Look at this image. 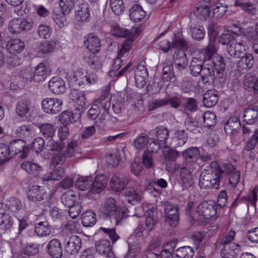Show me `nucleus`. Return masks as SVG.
Returning <instances> with one entry per match:
<instances>
[{
    "instance_id": "47",
    "label": "nucleus",
    "mask_w": 258,
    "mask_h": 258,
    "mask_svg": "<svg viewBox=\"0 0 258 258\" xmlns=\"http://www.w3.org/2000/svg\"><path fill=\"white\" fill-rule=\"evenodd\" d=\"M21 168L28 173L36 176L41 171V167L36 163L26 161L21 165Z\"/></svg>"
},
{
    "instance_id": "42",
    "label": "nucleus",
    "mask_w": 258,
    "mask_h": 258,
    "mask_svg": "<svg viewBox=\"0 0 258 258\" xmlns=\"http://www.w3.org/2000/svg\"><path fill=\"white\" fill-rule=\"evenodd\" d=\"M156 136L157 141L159 144L164 145V147L168 146L167 140L169 137V132L163 126H159L156 128Z\"/></svg>"
},
{
    "instance_id": "4",
    "label": "nucleus",
    "mask_w": 258,
    "mask_h": 258,
    "mask_svg": "<svg viewBox=\"0 0 258 258\" xmlns=\"http://www.w3.org/2000/svg\"><path fill=\"white\" fill-rule=\"evenodd\" d=\"M219 182L218 171L214 170L211 166L210 169L204 170L202 172L199 184L202 188L207 189L214 187L218 189Z\"/></svg>"
},
{
    "instance_id": "15",
    "label": "nucleus",
    "mask_w": 258,
    "mask_h": 258,
    "mask_svg": "<svg viewBox=\"0 0 258 258\" xmlns=\"http://www.w3.org/2000/svg\"><path fill=\"white\" fill-rule=\"evenodd\" d=\"M31 109L30 102L26 99H21L18 101L15 107V113L20 117H28Z\"/></svg>"
},
{
    "instance_id": "22",
    "label": "nucleus",
    "mask_w": 258,
    "mask_h": 258,
    "mask_svg": "<svg viewBox=\"0 0 258 258\" xmlns=\"http://www.w3.org/2000/svg\"><path fill=\"white\" fill-rule=\"evenodd\" d=\"M35 133V130L31 124H23L18 126L16 131L15 134L22 139H28L32 138Z\"/></svg>"
},
{
    "instance_id": "45",
    "label": "nucleus",
    "mask_w": 258,
    "mask_h": 258,
    "mask_svg": "<svg viewBox=\"0 0 258 258\" xmlns=\"http://www.w3.org/2000/svg\"><path fill=\"white\" fill-rule=\"evenodd\" d=\"M167 186V183L163 178H160L157 181L153 180L152 179H148L146 180L145 182V187L146 190H150L152 188H153L158 193L160 192V190L159 189H157V186H160L161 188H165Z\"/></svg>"
},
{
    "instance_id": "40",
    "label": "nucleus",
    "mask_w": 258,
    "mask_h": 258,
    "mask_svg": "<svg viewBox=\"0 0 258 258\" xmlns=\"http://www.w3.org/2000/svg\"><path fill=\"white\" fill-rule=\"evenodd\" d=\"M64 169L62 167H59L51 172L46 173L42 177L43 181H48L50 180H58L63 176Z\"/></svg>"
},
{
    "instance_id": "58",
    "label": "nucleus",
    "mask_w": 258,
    "mask_h": 258,
    "mask_svg": "<svg viewBox=\"0 0 258 258\" xmlns=\"http://www.w3.org/2000/svg\"><path fill=\"white\" fill-rule=\"evenodd\" d=\"M175 212H170L169 215L165 218V221L172 227H175L178 223L179 218L178 208L174 209Z\"/></svg>"
},
{
    "instance_id": "56",
    "label": "nucleus",
    "mask_w": 258,
    "mask_h": 258,
    "mask_svg": "<svg viewBox=\"0 0 258 258\" xmlns=\"http://www.w3.org/2000/svg\"><path fill=\"white\" fill-rule=\"evenodd\" d=\"M99 231L103 232L104 234L110 238L113 244L119 239V236L117 234L114 228H109L100 227L99 229Z\"/></svg>"
},
{
    "instance_id": "29",
    "label": "nucleus",
    "mask_w": 258,
    "mask_h": 258,
    "mask_svg": "<svg viewBox=\"0 0 258 258\" xmlns=\"http://www.w3.org/2000/svg\"><path fill=\"white\" fill-rule=\"evenodd\" d=\"M61 123L67 125L78 120L80 117L79 113H73L70 111H64L59 115Z\"/></svg>"
},
{
    "instance_id": "10",
    "label": "nucleus",
    "mask_w": 258,
    "mask_h": 258,
    "mask_svg": "<svg viewBox=\"0 0 258 258\" xmlns=\"http://www.w3.org/2000/svg\"><path fill=\"white\" fill-rule=\"evenodd\" d=\"M96 251L102 256L107 258H116L112 251L110 241L106 239L102 238L96 242Z\"/></svg>"
},
{
    "instance_id": "26",
    "label": "nucleus",
    "mask_w": 258,
    "mask_h": 258,
    "mask_svg": "<svg viewBox=\"0 0 258 258\" xmlns=\"http://www.w3.org/2000/svg\"><path fill=\"white\" fill-rule=\"evenodd\" d=\"M107 182V178L104 175L96 176L91 184V192L98 194L102 191L106 186Z\"/></svg>"
},
{
    "instance_id": "3",
    "label": "nucleus",
    "mask_w": 258,
    "mask_h": 258,
    "mask_svg": "<svg viewBox=\"0 0 258 258\" xmlns=\"http://www.w3.org/2000/svg\"><path fill=\"white\" fill-rule=\"evenodd\" d=\"M214 43V40L211 39L210 43L203 52L196 54L192 57L189 68L193 75L197 76L200 74L203 69L204 61L210 59L216 52Z\"/></svg>"
},
{
    "instance_id": "61",
    "label": "nucleus",
    "mask_w": 258,
    "mask_h": 258,
    "mask_svg": "<svg viewBox=\"0 0 258 258\" xmlns=\"http://www.w3.org/2000/svg\"><path fill=\"white\" fill-rule=\"evenodd\" d=\"M64 147V144L62 141H54L53 140H49L46 144V148L51 151L61 152Z\"/></svg>"
},
{
    "instance_id": "9",
    "label": "nucleus",
    "mask_w": 258,
    "mask_h": 258,
    "mask_svg": "<svg viewBox=\"0 0 258 258\" xmlns=\"http://www.w3.org/2000/svg\"><path fill=\"white\" fill-rule=\"evenodd\" d=\"M113 35L117 37L136 38L141 32L139 27H133L130 30L122 28L118 25H114L111 30Z\"/></svg>"
},
{
    "instance_id": "59",
    "label": "nucleus",
    "mask_w": 258,
    "mask_h": 258,
    "mask_svg": "<svg viewBox=\"0 0 258 258\" xmlns=\"http://www.w3.org/2000/svg\"><path fill=\"white\" fill-rule=\"evenodd\" d=\"M66 12L59 11L58 13L54 12L53 19L56 25L60 28H62L66 24Z\"/></svg>"
},
{
    "instance_id": "46",
    "label": "nucleus",
    "mask_w": 258,
    "mask_h": 258,
    "mask_svg": "<svg viewBox=\"0 0 258 258\" xmlns=\"http://www.w3.org/2000/svg\"><path fill=\"white\" fill-rule=\"evenodd\" d=\"M96 221V214L92 211L84 212L82 216V223L84 227H91Z\"/></svg>"
},
{
    "instance_id": "63",
    "label": "nucleus",
    "mask_w": 258,
    "mask_h": 258,
    "mask_svg": "<svg viewBox=\"0 0 258 258\" xmlns=\"http://www.w3.org/2000/svg\"><path fill=\"white\" fill-rule=\"evenodd\" d=\"M37 33L40 38L47 39L51 36L52 31L49 26L41 24L37 28Z\"/></svg>"
},
{
    "instance_id": "21",
    "label": "nucleus",
    "mask_w": 258,
    "mask_h": 258,
    "mask_svg": "<svg viewBox=\"0 0 258 258\" xmlns=\"http://www.w3.org/2000/svg\"><path fill=\"white\" fill-rule=\"evenodd\" d=\"M223 245L224 247L221 250V255L224 258H234L240 252L239 245L236 243H230Z\"/></svg>"
},
{
    "instance_id": "54",
    "label": "nucleus",
    "mask_w": 258,
    "mask_h": 258,
    "mask_svg": "<svg viewBox=\"0 0 258 258\" xmlns=\"http://www.w3.org/2000/svg\"><path fill=\"white\" fill-rule=\"evenodd\" d=\"M187 140V134L183 130L177 131L174 136L173 143L175 146H181L183 145Z\"/></svg>"
},
{
    "instance_id": "13",
    "label": "nucleus",
    "mask_w": 258,
    "mask_h": 258,
    "mask_svg": "<svg viewBox=\"0 0 258 258\" xmlns=\"http://www.w3.org/2000/svg\"><path fill=\"white\" fill-rule=\"evenodd\" d=\"M8 146L12 154L16 155L20 153V157L22 158L27 156L29 150L26 147V143L22 140H15L11 142Z\"/></svg>"
},
{
    "instance_id": "31",
    "label": "nucleus",
    "mask_w": 258,
    "mask_h": 258,
    "mask_svg": "<svg viewBox=\"0 0 258 258\" xmlns=\"http://www.w3.org/2000/svg\"><path fill=\"white\" fill-rule=\"evenodd\" d=\"M61 200L62 203L67 207L80 203L79 196L72 190L63 194L61 196Z\"/></svg>"
},
{
    "instance_id": "6",
    "label": "nucleus",
    "mask_w": 258,
    "mask_h": 258,
    "mask_svg": "<svg viewBox=\"0 0 258 258\" xmlns=\"http://www.w3.org/2000/svg\"><path fill=\"white\" fill-rule=\"evenodd\" d=\"M33 24V21L31 19L15 18L9 22L8 29L12 34H19L30 30Z\"/></svg>"
},
{
    "instance_id": "17",
    "label": "nucleus",
    "mask_w": 258,
    "mask_h": 258,
    "mask_svg": "<svg viewBox=\"0 0 258 258\" xmlns=\"http://www.w3.org/2000/svg\"><path fill=\"white\" fill-rule=\"evenodd\" d=\"M47 251L53 258H60L62 255V247L60 241L57 239L51 240L47 244Z\"/></svg>"
},
{
    "instance_id": "49",
    "label": "nucleus",
    "mask_w": 258,
    "mask_h": 258,
    "mask_svg": "<svg viewBox=\"0 0 258 258\" xmlns=\"http://www.w3.org/2000/svg\"><path fill=\"white\" fill-rule=\"evenodd\" d=\"M92 177L90 176H79L75 181V186L80 190L88 189L91 186Z\"/></svg>"
},
{
    "instance_id": "62",
    "label": "nucleus",
    "mask_w": 258,
    "mask_h": 258,
    "mask_svg": "<svg viewBox=\"0 0 258 258\" xmlns=\"http://www.w3.org/2000/svg\"><path fill=\"white\" fill-rule=\"evenodd\" d=\"M136 39V38H127L122 43L121 48L118 51V56L119 57L124 56V55L130 50L132 46L133 42Z\"/></svg>"
},
{
    "instance_id": "14",
    "label": "nucleus",
    "mask_w": 258,
    "mask_h": 258,
    "mask_svg": "<svg viewBox=\"0 0 258 258\" xmlns=\"http://www.w3.org/2000/svg\"><path fill=\"white\" fill-rule=\"evenodd\" d=\"M128 182V179L123 175L115 173L110 180V187L114 191L120 192L124 189Z\"/></svg>"
},
{
    "instance_id": "50",
    "label": "nucleus",
    "mask_w": 258,
    "mask_h": 258,
    "mask_svg": "<svg viewBox=\"0 0 258 258\" xmlns=\"http://www.w3.org/2000/svg\"><path fill=\"white\" fill-rule=\"evenodd\" d=\"M125 198L128 203L134 205L141 200V195L134 187H130L125 192Z\"/></svg>"
},
{
    "instance_id": "55",
    "label": "nucleus",
    "mask_w": 258,
    "mask_h": 258,
    "mask_svg": "<svg viewBox=\"0 0 258 258\" xmlns=\"http://www.w3.org/2000/svg\"><path fill=\"white\" fill-rule=\"evenodd\" d=\"M204 125L206 127H210L216 123V116L215 113L211 111H206L203 116Z\"/></svg>"
},
{
    "instance_id": "57",
    "label": "nucleus",
    "mask_w": 258,
    "mask_h": 258,
    "mask_svg": "<svg viewBox=\"0 0 258 258\" xmlns=\"http://www.w3.org/2000/svg\"><path fill=\"white\" fill-rule=\"evenodd\" d=\"M88 65L94 70H99L102 67V60L94 53L91 54L87 61Z\"/></svg>"
},
{
    "instance_id": "16",
    "label": "nucleus",
    "mask_w": 258,
    "mask_h": 258,
    "mask_svg": "<svg viewBox=\"0 0 258 258\" xmlns=\"http://www.w3.org/2000/svg\"><path fill=\"white\" fill-rule=\"evenodd\" d=\"M148 77V74L145 66L139 64L136 70L135 78L136 84L138 88H143L146 83V80Z\"/></svg>"
},
{
    "instance_id": "37",
    "label": "nucleus",
    "mask_w": 258,
    "mask_h": 258,
    "mask_svg": "<svg viewBox=\"0 0 258 258\" xmlns=\"http://www.w3.org/2000/svg\"><path fill=\"white\" fill-rule=\"evenodd\" d=\"M157 222L158 218L154 209L148 210L145 219V225L147 231H150L153 229Z\"/></svg>"
},
{
    "instance_id": "35",
    "label": "nucleus",
    "mask_w": 258,
    "mask_h": 258,
    "mask_svg": "<svg viewBox=\"0 0 258 258\" xmlns=\"http://www.w3.org/2000/svg\"><path fill=\"white\" fill-rule=\"evenodd\" d=\"M258 115V107L246 109L243 115V121L247 124H252L257 120Z\"/></svg>"
},
{
    "instance_id": "38",
    "label": "nucleus",
    "mask_w": 258,
    "mask_h": 258,
    "mask_svg": "<svg viewBox=\"0 0 258 258\" xmlns=\"http://www.w3.org/2000/svg\"><path fill=\"white\" fill-rule=\"evenodd\" d=\"M184 50L176 49L173 55L174 63L179 68H184L187 63L186 56Z\"/></svg>"
},
{
    "instance_id": "20",
    "label": "nucleus",
    "mask_w": 258,
    "mask_h": 258,
    "mask_svg": "<svg viewBox=\"0 0 258 258\" xmlns=\"http://www.w3.org/2000/svg\"><path fill=\"white\" fill-rule=\"evenodd\" d=\"M25 43L19 38H14L8 41L6 49L11 54L15 55L20 53L24 49Z\"/></svg>"
},
{
    "instance_id": "7",
    "label": "nucleus",
    "mask_w": 258,
    "mask_h": 258,
    "mask_svg": "<svg viewBox=\"0 0 258 258\" xmlns=\"http://www.w3.org/2000/svg\"><path fill=\"white\" fill-rule=\"evenodd\" d=\"M74 79L75 84L79 86L93 85L98 81V77L95 73H89L82 69H79L74 72Z\"/></svg>"
},
{
    "instance_id": "48",
    "label": "nucleus",
    "mask_w": 258,
    "mask_h": 258,
    "mask_svg": "<svg viewBox=\"0 0 258 258\" xmlns=\"http://www.w3.org/2000/svg\"><path fill=\"white\" fill-rule=\"evenodd\" d=\"M200 73L204 83H212L214 81V71L212 67H204Z\"/></svg>"
},
{
    "instance_id": "43",
    "label": "nucleus",
    "mask_w": 258,
    "mask_h": 258,
    "mask_svg": "<svg viewBox=\"0 0 258 258\" xmlns=\"http://www.w3.org/2000/svg\"><path fill=\"white\" fill-rule=\"evenodd\" d=\"M240 55V60L237 62V67L241 70H247L251 68L253 64L254 59L253 57L251 54H246L243 56Z\"/></svg>"
},
{
    "instance_id": "64",
    "label": "nucleus",
    "mask_w": 258,
    "mask_h": 258,
    "mask_svg": "<svg viewBox=\"0 0 258 258\" xmlns=\"http://www.w3.org/2000/svg\"><path fill=\"white\" fill-rule=\"evenodd\" d=\"M148 142L147 136L146 134H142L135 139L134 146L136 149H142Z\"/></svg>"
},
{
    "instance_id": "23",
    "label": "nucleus",
    "mask_w": 258,
    "mask_h": 258,
    "mask_svg": "<svg viewBox=\"0 0 258 258\" xmlns=\"http://www.w3.org/2000/svg\"><path fill=\"white\" fill-rule=\"evenodd\" d=\"M179 181L183 188H185L192 186L194 183L191 173L186 167H182L180 169Z\"/></svg>"
},
{
    "instance_id": "18",
    "label": "nucleus",
    "mask_w": 258,
    "mask_h": 258,
    "mask_svg": "<svg viewBox=\"0 0 258 258\" xmlns=\"http://www.w3.org/2000/svg\"><path fill=\"white\" fill-rule=\"evenodd\" d=\"M84 44L87 49L93 53H97L100 50V39L94 34L90 33L87 36V39L84 41Z\"/></svg>"
},
{
    "instance_id": "5",
    "label": "nucleus",
    "mask_w": 258,
    "mask_h": 258,
    "mask_svg": "<svg viewBox=\"0 0 258 258\" xmlns=\"http://www.w3.org/2000/svg\"><path fill=\"white\" fill-rule=\"evenodd\" d=\"M196 213L206 219H216L218 215L216 202L212 200L202 202L198 205Z\"/></svg>"
},
{
    "instance_id": "60",
    "label": "nucleus",
    "mask_w": 258,
    "mask_h": 258,
    "mask_svg": "<svg viewBox=\"0 0 258 258\" xmlns=\"http://www.w3.org/2000/svg\"><path fill=\"white\" fill-rule=\"evenodd\" d=\"M110 5L112 11L119 15L124 11V7L122 0H110Z\"/></svg>"
},
{
    "instance_id": "34",
    "label": "nucleus",
    "mask_w": 258,
    "mask_h": 258,
    "mask_svg": "<svg viewBox=\"0 0 258 258\" xmlns=\"http://www.w3.org/2000/svg\"><path fill=\"white\" fill-rule=\"evenodd\" d=\"M35 232L38 237H46L50 234L51 227L47 221L40 222L35 225Z\"/></svg>"
},
{
    "instance_id": "19",
    "label": "nucleus",
    "mask_w": 258,
    "mask_h": 258,
    "mask_svg": "<svg viewBox=\"0 0 258 258\" xmlns=\"http://www.w3.org/2000/svg\"><path fill=\"white\" fill-rule=\"evenodd\" d=\"M82 242L80 237L73 235L69 238L64 246L66 251L71 254L78 252L81 247Z\"/></svg>"
},
{
    "instance_id": "32",
    "label": "nucleus",
    "mask_w": 258,
    "mask_h": 258,
    "mask_svg": "<svg viewBox=\"0 0 258 258\" xmlns=\"http://www.w3.org/2000/svg\"><path fill=\"white\" fill-rule=\"evenodd\" d=\"M90 9L87 3L80 4L76 11V17L78 20L86 21L90 16Z\"/></svg>"
},
{
    "instance_id": "24",
    "label": "nucleus",
    "mask_w": 258,
    "mask_h": 258,
    "mask_svg": "<svg viewBox=\"0 0 258 258\" xmlns=\"http://www.w3.org/2000/svg\"><path fill=\"white\" fill-rule=\"evenodd\" d=\"M210 0L201 2L194 11L195 15L200 20H206L210 13Z\"/></svg>"
},
{
    "instance_id": "25",
    "label": "nucleus",
    "mask_w": 258,
    "mask_h": 258,
    "mask_svg": "<svg viewBox=\"0 0 258 258\" xmlns=\"http://www.w3.org/2000/svg\"><path fill=\"white\" fill-rule=\"evenodd\" d=\"M183 158L186 163L196 162L199 159L200 153L197 147H191L182 152Z\"/></svg>"
},
{
    "instance_id": "33",
    "label": "nucleus",
    "mask_w": 258,
    "mask_h": 258,
    "mask_svg": "<svg viewBox=\"0 0 258 258\" xmlns=\"http://www.w3.org/2000/svg\"><path fill=\"white\" fill-rule=\"evenodd\" d=\"M47 75V70L44 62L39 63L35 68L33 73V80L35 82H41L46 78Z\"/></svg>"
},
{
    "instance_id": "41",
    "label": "nucleus",
    "mask_w": 258,
    "mask_h": 258,
    "mask_svg": "<svg viewBox=\"0 0 258 258\" xmlns=\"http://www.w3.org/2000/svg\"><path fill=\"white\" fill-rule=\"evenodd\" d=\"M194 252L190 246H183L177 249L172 255V258H192Z\"/></svg>"
},
{
    "instance_id": "27",
    "label": "nucleus",
    "mask_w": 258,
    "mask_h": 258,
    "mask_svg": "<svg viewBox=\"0 0 258 258\" xmlns=\"http://www.w3.org/2000/svg\"><path fill=\"white\" fill-rule=\"evenodd\" d=\"M71 97L74 106L78 109L85 108L86 106V99L83 91L74 90L71 93Z\"/></svg>"
},
{
    "instance_id": "52",
    "label": "nucleus",
    "mask_w": 258,
    "mask_h": 258,
    "mask_svg": "<svg viewBox=\"0 0 258 258\" xmlns=\"http://www.w3.org/2000/svg\"><path fill=\"white\" fill-rule=\"evenodd\" d=\"M174 77L173 67L170 62L165 63L163 68L162 80L168 82Z\"/></svg>"
},
{
    "instance_id": "11",
    "label": "nucleus",
    "mask_w": 258,
    "mask_h": 258,
    "mask_svg": "<svg viewBox=\"0 0 258 258\" xmlns=\"http://www.w3.org/2000/svg\"><path fill=\"white\" fill-rule=\"evenodd\" d=\"M46 197V189L40 185H33L30 186L27 192L28 200L33 202L42 201Z\"/></svg>"
},
{
    "instance_id": "53",
    "label": "nucleus",
    "mask_w": 258,
    "mask_h": 258,
    "mask_svg": "<svg viewBox=\"0 0 258 258\" xmlns=\"http://www.w3.org/2000/svg\"><path fill=\"white\" fill-rule=\"evenodd\" d=\"M55 47V42L53 41H45L42 43L40 47V49L38 51V55L40 56H42L44 54H48L51 52L54 49Z\"/></svg>"
},
{
    "instance_id": "12",
    "label": "nucleus",
    "mask_w": 258,
    "mask_h": 258,
    "mask_svg": "<svg viewBox=\"0 0 258 258\" xmlns=\"http://www.w3.org/2000/svg\"><path fill=\"white\" fill-rule=\"evenodd\" d=\"M48 89L55 95L62 94L66 90V82L60 77H52L48 82Z\"/></svg>"
},
{
    "instance_id": "51",
    "label": "nucleus",
    "mask_w": 258,
    "mask_h": 258,
    "mask_svg": "<svg viewBox=\"0 0 258 258\" xmlns=\"http://www.w3.org/2000/svg\"><path fill=\"white\" fill-rule=\"evenodd\" d=\"M41 133L45 137L52 138L55 135V128L52 124L45 123L39 126Z\"/></svg>"
},
{
    "instance_id": "1",
    "label": "nucleus",
    "mask_w": 258,
    "mask_h": 258,
    "mask_svg": "<svg viewBox=\"0 0 258 258\" xmlns=\"http://www.w3.org/2000/svg\"><path fill=\"white\" fill-rule=\"evenodd\" d=\"M246 41L247 36L244 35H238L234 37L229 33H222L219 38L220 43L229 45L227 51L230 55L234 57H240L248 49Z\"/></svg>"
},
{
    "instance_id": "39",
    "label": "nucleus",
    "mask_w": 258,
    "mask_h": 258,
    "mask_svg": "<svg viewBox=\"0 0 258 258\" xmlns=\"http://www.w3.org/2000/svg\"><path fill=\"white\" fill-rule=\"evenodd\" d=\"M146 16V12L142 7L139 5H134L130 10V18L135 22H138L143 19Z\"/></svg>"
},
{
    "instance_id": "28",
    "label": "nucleus",
    "mask_w": 258,
    "mask_h": 258,
    "mask_svg": "<svg viewBox=\"0 0 258 258\" xmlns=\"http://www.w3.org/2000/svg\"><path fill=\"white\" fill-rule=\"evenodd\" d=\"M217 92L214 90H209L203 95V102L206 107H211L215 106L218 101Z\"/></svg>"
},
{
    "instance_id": "8",
    "label": "nucleus",
    "mask_w": 258,
    "mask_h": 258,
    "mask_svg": "<svg viewBox=\"0 0 258 258\" xmlns=\"http://www.w3.org/2000/svg\"><path fill=\"white\" fill-rule=\"evenodd\" d=\"M62 101L56 98H46L41 102L43 110L50 114L59 113L62 110Z\"/></svg>"
},
{
    "instance_id": "44",
    "label": "nucleus",
    "mask_w": 258,
    "mask_h": 258,
    "mask_svg": "<svg viewBox=\"0 0 258 258\" xmlns=\"http://www.w3.org/2000/svg\"><path fill=\"white\" fill-rule=\"evenodd\" d=\"M240 121L236 117H230L224 125V130L228 135L232 134L239 128Z\"/></svg>"
},
{
    "instance_id": "30",
    "label": "nucleus",
    "mask_w": 258,
    "mask_h": 258,
    "mask_svg": "<svg viewBox=\"0 0 258 258\" xmlns=\"http://www.w3.org/2000/svg\"><path fill=\"white\" fill-rule=\"evenodd\" d=\"M211 166L214 170L218 171L219 179H220L221 177L224 174H230L235 171L234 166L229 163H224L220 166L216 162H212L211 163Z\"/></svg>"
},
{
    "instance_id": "36",
    "label": "nucleus",
    "mask_w": 258,
    "mask_h": 258,
    "mask_svg": "<svg viewBox=\"0 0 258 258\" xmlns=\"http://www.w3.org/2000/svg\"><path fill=\"white\" fill-rule=\"evenodd\" d=\"M189 32L192 38L197 41L202 40L206 33L204 27L199 24L191 25Z\"/></svg>"
},
{
    "instance_id": "2",
    "label": "nucleus",
    "mask_w": 258,
    "mask_h": 258,
    "mask_svg": "<svg viewBox=\"0 0 258 258\" xmlns=\"http://www.w3.org/2000/svg\"><path fill=\"white\" fill-rule=\"evenodd\" d=\"M100 210L103 215L114 221L116 225L128 216V209L124 207H117L115 200L112 197L106 199Z\"/></svg>"
}]
</instances>
